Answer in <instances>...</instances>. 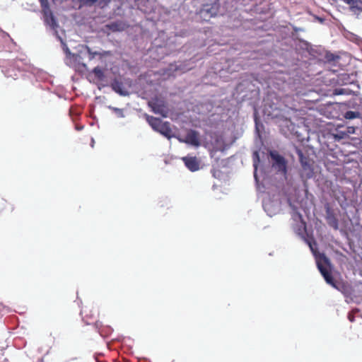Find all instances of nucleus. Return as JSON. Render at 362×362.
<instances>
[{
  "label": "nucleus",
  "mask_w": 362,
  "mask_h": 362,
  "mask_svg": "<svg viewBox=\"0 0 362 362\" xmlns=\"http://www.w3.org/2000/svg\"><path fill=\"white\" fill-rule=\"evenodd\" d=\"M87 79L90 83L96 84L99 89L109 84L113 87L110 73L106 68L95 67L90 72L88 73Z\"/></svg>",
  "instance_id": "1"
},
{
  "label": "nucleus",
  "mask_w": 362,
  "mask_h": 362,
  "mask_svg": "<svg viewBox=\"0 0 362 362\" xmlns=\"http://www.w3.org/2000/svg\"><path fill=\"white\" fill-rule=\"evenodd\" d=\"M325 58L328 62H335L338 59H339V57L335 55L331 52H327L325 55Z\"/></svg>",
  "instance_id": "16"
},
{
  "label": "nucleus",
  "mask_w": 362,
  "mask_h": 362,
  "mask_svg": "<svg viewBox=\"0 0 362 362\" xmlns=\"http://www.w3.org/2000/svg\"><path fill=\"white\" fill-rule=\"evenodd\" d=\"M97 1H98V0H85V3L89 6H91L94 4H95Z\"/></svg>",
  "instance_id": "20"
},
{
  "label": "nucleus",
  "mask_w": 362,
  "mask_h": 362,
  "mask_svg": "<svg viewBox=\"0 0 362 362\" xmlns=\"http://www.w3.org/2000/svg\"><path fill=\"white\" fill-rule=\"evenodd\" d=\"M86 49H87V52L89 54V58L90 59H93L95 56H99L100 57H102V54L100 52H93L91 50V49L88 47L86 46Z\"/></svg>",
  "instance_id": "18"
},
{
  "label": "nucleus",
  "mask_w": 362,
  "mask_h": 362,
  "mask_svg": "<svg viewBox=\"0 0 362 362\" xmlns=\"http://www.w3.org/2000/svg\"><path fill=\"white\" fill-rule=\"evenodd\" d=\"M218 10L219 4L218 3L204 4L197 13V16L200 21H209L217 15Z\"/></svg>",
  "instance_id": "4"
},
{
  "label": "nucleus",
  "mask_w": 362,
  "mask_h": 362,
  "mask_svg": "<svg viewBox=\"0 0 362 362\" xmlns=\"http://www.w3.org/2000/svg\"><path fill=\"white\" fill-rule=\"evenodd\" d=\"M298 216H299V218H302V216H301V214H298Z\"/></svg>",
  "instance_id": "30"
},
{
  "label": "nucleus",
  "mask_w": 362,
  "mask_h": 362,
  "mask_svg": "<svg viewBox=\"0 0 362 362\" xmlns=\"http://www.w3.org/2000/svg\"><path fill=\"white\" fill-rule=\"evenodd\" d=\"M185 166L192 172H195L200 168V160L196 156H187L182 158Z\"/></svg>",
  "instance_id": "10"
},
{
  "label": "nucleus",
  "mask_w": 362,
  "mask_h": 362,
  "mask_svg": "<svg viewBox=\"0 0 362 362\" xmlns=\"http://www.w3.org/2000/svg\"><path fill=\"white\" fill-rule=\"evenodd\" d=\"M76 72L79 73L81 75H85L87 77L88 73L90 71L88 69V67L85 63L83 62L80 64H77L76 66L72 67Z\"/></svg>",
  "instance_id": "14"
},
{
  "label": "nucleus",
  "mask_w": 362,
  "mask_h": 362,
  "mask_svg": "<svg viewBox=\"0 0 362 362\" xmlns=\"http://www.w3.org/2000/svg\"><path fill=\"white\" fill-rule=\"evenodd\" d=\"M344 117L346 119L360 118L361 113L358 111H347L344 113Z\"/></svg>",
  "instance_id": "15"
},
{
  "label": "nucleus",
  "mask_w": 362,
  "mask_h": 362,
  "mask_svg": "<svg viewBox=\"0 0 362 362\" xmlns=\"http://www.w3.org/2000/svg\"><path fill=\"white\" fill-rule=\"evenodd\" d=\"M349 319L350 320V321H353L354 320V317L351 316V315H349Z\"/></svg>",
  "instance_id": "28"
},
{
  "label": "nucleus",
  "mask_w": 362,
  "mask_h": 362,
  "mask_svg": "<svg viewBox=\"0 0 362 362\" xmlns=\"http://www.w3.org/2000/svg\"><path fill=\"white\" fill-rule=\"evenodd\" d=\"M39 1L40 3V5H41L42 11L49 8V4L48 0H39Z\"/></svg>",
  "instance_id": "19"
},
{
  "label": "nucleus",
  "mask_w": 362,
  "mask_h": 362,
  "mask_svg": "<svg viewBox=\"0 0 362 362\" xmlns=\"http://www.w3.org/2000/svg\"><path fill=\"white\" fill-rule=\"evenodd\" d=\"M81 315L87 324H91L96 319L98 312L93 310L90 306H83L81 310Z\"/></svg>",
  "instance_id": "11"
},
{
  "label": "nucleus",
  "mask_w": 362,
  "mask_h": 362,
  "mask_svg": "<svg viewBox=\"0 0 362 362\" xmlns=\"http://www.w3.org/2000/svg\"><path fill=\"white\" fill-rule=\"evenodd\" d=\"M76 128L77 130H81L83 129V126H81V127L76 126Z\"/></svg>",
  "instance_id": "29"
},
{
  "label": "nucleus",
  "mask_w": 362,
  "mask_h": 362,
  "mask_svg": "<svg viewBox=\"0 0 362 362\" xmlns=\"http://www.w3.org/2000/svg\"><path fill=\"white\" fill-rule=\"evenodd\" d=\"M297 154L302 167V169L306 177H310L313 174V161L309 157L305 156L301 150L297 151Z\"/></svg>",
  "instance_id": "6"
},
{
  "label": "nucleus",
  "mask_w": 362,
  "mask_h": 362,
  "mask_svg": "<svg viewBox=\"0 0 362 362\" xmlns=\"http://www.w3.org/2000/svg\"><path fill=\"white\" fill-rule=\"evenodd\" d=\"M146 119L155 131L160 133L168 139L173 137V132L169 122H163L160 119L146 115Z\"/></svg>",
  "instance_id": "3"
},
{
  "label": "nucleus",
  "mask_w": 362,
  "mask_h": 362,
  "mask_svg": "<svg viewBox=\"0 0 362 362\" xmlns=\"http://www.w3.org/2000/svg\"><path fill=\"white\" fill-rule=\"evenodd\" d=\"M66 60V64L72 68L74 66H76L77 64L81 63L83 62V58L78 54H71V52H69Z\"/></svg>",
  "instance_id": "13"
},
{
  "label": "nucleus",
  "mask_w": 362,
  "mask_h": 362,
  "mask_svg": "<svg viewBox=\"0 0 362 362\" xmlns=\"http://www.w3.org/2000/svg\"><path fill=\"white\" fill-rule=\"evenodd\" d=\"M270 156L274 161L272 166L277 170V172L281 173L284 175H286L287 169L286 160L284 157L274 151L270 152Z\"/></svg>",
  "instance_id": "5"
},
{
  "label": "nucleus",
  "mask_w": 362,
  "mask_h": 362,
  "mask_svg": "<svg viewBox=\"0 0 362 362\" xmlns=\"http://www.w3.org/2000/svg\"><path fill=\"white\" fill-rule=\"evenodd\" d=\"M317 19L320 22H321V23H322V22L324 21V19H323V18H320V17H317Z\"/></svg>",
  "instance_id": "27"
},
{
  "label": "nucleus",
  "mask_w": 362,
  "mask_h": 362,
  "mask_svg": "<svg viewBox=\"0 0 362 362\" xmlns=\"http://www.w3.org/2000/svg\"><path fill=\"white\" fill-rule=\"evenodd\" d=\"M42 12L44 16L45 22L52 28L57 27V22L50 8L42 11Z\"/></svg>",
  "instance_id": "12"
},
{
  "label": "nucleus",
  "mask_w": 362,
  "mask_h": 362,
  "mask_svg": "<svg viewBox=\"0 0 362 362\" xmlns=\"http://www.w3.org/2000/svg\"><path fill=\"white\" fill-rule=\"evenodd\" d=\"M90 141H91L90 145H91L92 147H93L94 146V144H95V141H94L93 138L91 137L90 138Z\"/></svg>",
  "instance_id": "25"
},
{
  "label": "nucleus",
  "mask_w": 362,
  "mask_h": 362,
  "mask_svg": "<svg viewBox=\"0 0 362 362\" xmlns=\"http://www.w3.org/2000/svg\"><path fill=\"white\" fill-rule=\"evenodd\" d=\"M114 90L115 92L119 93L121 95H124L121 90L117 89L116 83L115 82V88Z\"/></svg>",
  "instance_id": "22"
},
{
  "label": "nucleus",
  "mask_w": 362,
  "mask_h": 362,
  "mask_svg": "<svg viewBox=\"0 0 362 362\" xmlns=\"http://www.w3.org/2000/svg\"><path fill=\"white\" fill-rule=\"evenodd\" d=\"M308 245H309V247H310V250H312V252H314V249H313L312 243L310 242H308Z\"/></svg>",
  "instance_id": "24"
},
{
  "label": "nucleus",
  "mask_w": 362,
  "mask_h": 362,
  "mask_svg": "<svg viewBox=\"0 0 362 362\" xmlns=\"http://www.w3.org/2000/svg\"><path fill=\"white\" fill-rule=\"evenodd\" d=\"M114 28H115V30H119V28L118 23H117V22H115Z\"/></svg>",
  "instance_id": "23"
},
{
  "label": "nucleus",
  "mask_w": 362,
  "mask_h": 362,
  "mask_svg": "<svg viewBox=\"0 0 362 362\" xmlns=\"http://www.w3.org/2000/svg\"><path fill=\"white\" fill-rule=\"evenodd\" d=\"M114 110H115V111H117V110H118V109H117V108H114Z\"/></svg>",
  "instance_id": "31"
},
{
  "label": "nucleus",
  "mask_w": 362,
  "mask_h": 362,
  "mask_svg": "<svg viewBox=\"0 0 362 362\" xmlns=\"http://www.w3.org/2000/svg\"><path fill=\"white\" fill-rule=\"evenodd\" d=\"M180 141L196 147L200 146L199 134L197 131L192 129L189 130L185 139H180Z\"/></svg>",
  "instance_id": "9"
},
{
  "label": "nucleus",
  "mask_w": 362,
  "mask_h": 362,
  "mask_svg": "<svg viewBox=\"0 0 362 362\" xmlns=\"http://www.w3.org/2000/svg\"><path fill=\"white\" fill-rule=\"evenodd\" d=\"M316 263L317 268L324 277L325 281L336 288L335 281L330 272V262L329 259L325 256V254H319L316 257Z\"/></svg>",
  "instance_id": "2"
},
{
  "label": "nucleus",
  "mask_w": 362,
  "mask_h": 362,
  "mask_svg": "<svg viewBox=\"0 0 362 362\" xmlns=\"http://www.w3.org/2000/svg\"><path fill=\"white\" fill-rule=\"evenodd\" d=\"M254 166H255V168L254 176H255V177H257V173H256V171H257V165H256V164H254Z\"/></svg>",
  "instance_id": "26"
},
{
  "label": "nucleus",
  "mask_w": 362,
  "mask_h": 362,
  "mask_svg": "<svg viewBox=\"0 0 362 362\" xmlns=\"http://www.w3.org/2000/svg\"><path fill=\"white\" fill-rule=\"evenodd\" d=\"M325 209L326 212L325 219L327 224L334 229L337 230L339 228V221L334 209L330 207L329 204L325 206Z\"/></svg>",
  "instance_id": "8"
},
{
  "label": "nucleus",
  "mask_w": 362,
  "mask_h": 362,
  "mask_svg": "<svg viewBox=\"0 0 362 362\" xmlns=\"http://www.w3.org/2000/svg\"><path fill=\"white\" fill-rule=\"evenodd\" d=\"M148 106L151 108L152 111L165 117L168 115V108L165 102L160 99H154L148 102Z\"/></svg>",
  "instance_id": "7"
},
{
  "label": "nucleus",
  "mask_w": 362,
  "mask_h": 362,
  "mask_svg": "<svg viewBox=\"0 0 362 362\" xmlns=\"http://www.w3.org/2000/svg\"><path fill=\"white\" fill-rule=\"evenodd\" d=\"M362 105V99L361 98H354L352 100L349 101V107L352 108H356V106Z\"/></svg>",
  "instance_id": "17"
},
{
  "label": "nucleus",
  "mask_w": 362,
  "mask_h": 362,
  "mask_svg": "<svg viewBox=\"0 0 362 362\" xmlns=\"http://www.w3.org/2000/svg\"><path fill=\"white\" fill-rule=\"evenodd\" d=\"M335 94H337V95L343 94V89H336Z\"/></svg>",
  "instance_id": "21"
}]
</instances>
